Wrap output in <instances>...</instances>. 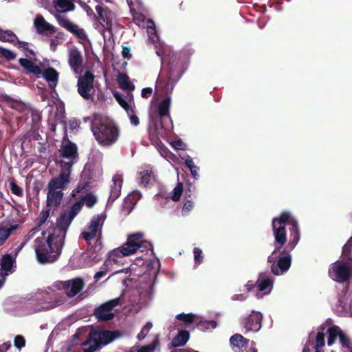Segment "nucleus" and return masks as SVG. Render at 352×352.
<instances>
[{
  "mask_svg": "<svg viewBox=\"0 0 352 352\" xmlns=\"http://www.w3.org/2000/svg\"><path fill=\"white\" fill-rule=\"evenodd\" d=\"M272 228L275 250L267 257V262L272 263V273L280 276L286 273L291 267L290 251L295 248L300 240V228L298 221L288 211H283L279 217L272 219Z\"/></svg>",
  "mask_w": 352,
  "mask_h": 352,
  "instance_id": "1",
  "label": "nucleus"
},
{
  "mask_svg": "<svg viewBox=\"0 0 352 352\" xmlns=\"http://www.w3.org/2000/svg\"><path fill=\"white\" fill-rule=\"evenodd\" d=\"M35 239V253L38 262L45 265L56 261L62 252L65 240L50 232V229L43 232V236Z\"/></svg>",
  "mask_w": 352,
  "mask_h": 352,
  "instance_id": "2",
  "label": "nucleus"
},
{
  "mask_svg": "<svg viewBox=\"0 0 352 352\" xmlns=\"http://www.w3.org/2000/svg\"><path fill=\"white\" fill-rule=\"evenodd\" d=\"M184 63L180 56L173 55L169 60L166 72H162L158 76L156 84L166 94H171L175 85L184 73Z\"/></svg>",
  "mask_w": 352,
  "mask_h": 352,
  "instance_id": "3",
  "label": "nucleus"
},
{
  "mask_svg": "<svg viewBox=\"0 0 352 352\" xmlns=\"http://www.w3.org/2000/svg\"><path fill=\"white\" fill-rule=\"evenodd\" d=\"M91 131L99 144L109 146L114 144L119 137V129L113 123L102 118L91 122Z\"/></svg>",
  "mask_w": 352,
  "mask_h": 352,
  "instance_id": "4",
  "label": "nucleus"
},
{
  "mask_svg": "<svg viewBox=\"0 0 352 352\" xmlns=\"http://www.w3.org/2000/svg\"><path fill=\"white\" fill-rule=\"evenodd\" d=\"M19 63L24 70V73L30 76L39 78L43 77L49 84L50 88H55L58 82L59 74L52 67L43 70L40 65L32 60L20 58Z\"/></svg>",
  "mask_w": 352,
  "mask_h": 352,
  "instance_id": "5",
  "label": "nucleus"
},
{
  "mask_svg": "<svg viewBox=\"0 0 352 352\" xmlns=\"http://www.w3.org/2000/svg\"><path fill=\"white\" fill-rule=\"evenodd\" d=\"M142 232H135L128 236L126 242L120 248L112 251L111 256H127L135 254L138 250L143 252L148 250L153 251V245L151 242L144 240Z\"/></svg>",
  "mask_w": 352,
  "mask_h": 352,
  "instance_id": "6",
  "label": "nucleus"
},
{
  "mask_svg": "<svg viewBox=\"0 0 352 352\" xmlns=\"http://www.w3.org/2000/svg\"><path fill=\"white\" fill-rule=\"evenodd\" d=\"M120 335L119 331H92L89 333L85 342L82 344L83 346H88L87 348L84 349V352H96L102 346L111 343Z\"/></svg>",
  "mask_w": 352,
  "mask_h": 352,
  "instance_id": "7",
  "label": "nucleus"
},
{
  "mask_svg": "<svg viewBox=\"0 0 352 352\" xmlns=\"http://www.w3.org/2000/svg\"><path fill=\"white\" fill-rule=\"evenodd\" d=\"M81 210L80 202H75L70 208L69 211H64L60 213V217L56 221V226H52L48 229L50 232L55 234L65 240L67 230L75 217Z\"/></svg>",
  "mask_w": 352,
  "mask_h": 352,
  "instance_id": "8",
  "label": "nucleus"
},
{
  "mask_svg": "<svg viewBox=\"0 0 352 352\" xmlns=\"http://www.w3.org/2000/svg\"><path fill=\"white\" fill-rule=\"evenodd\" d=\"M170 107V97L167 96L157 106V111L160 118L159 122L153 123V129L148 130L149 139L151 142L157 143L159 139V135H162L165 132V126L163 123L162 119L168 117L170 119L169 110Z\"/></svg>",
  "mask_w": 352,
  "mask_h": 352,
  "instance_id": "9",
  "label": "nucleus"
},
{
  "mask_svg": "<svg viewBox=\"0 0 352 352\" xmlns=\"http://www.w3.org/2000/svg\"><path fill=\"white\" fill-rule=\"evenodd\" d=\"M105 219L106 214L104 213L94 215L80 233V237L88 243L97 236L100 237Z\"/></svg>",
  "mask_w": 352,
  "mask_h": 352,
  "instance_id": "10",
  "label": "nucleus"
},
{
  "mask_svg": "<svg viewBox=\"0 0 352 352\" xmlns=\"http://www.w3.org/2000/svg\"><path fill=\"white\" fill-rule=\"evenodd\" d=\"M79 75L76 85L78 93L85 100L93 99L96 91L94 86V75L89 70L83 75Z\"/></svg>",
  "mask_w": 352,
  "mask_h": 352,
  "instance_id": "11",
  "label": "nucleus"
},
{
  "mask_svg": "<svg viewBox=\"0 0 352 352\" xmlns=\"http://www.w3.org/2000/svg\"><path fill=\"white\" fill-rule=\"evenodd\" d=\"M72 162H64L61 166L62 169L60 175L57 177L51 179L48 183V188L54 190L64 189L70 182Z\"/></svg>",
  "mask_w": 352,
  "mask_h": 352,
  "instance_id": "12",
  "label": "nucleus"
},
{
  "mask_svg": "<svg viewBox=\"0 0 352 352\" xmlns=\"http://www.w3.org/2000/svg\"><path fill=\"white\" fill-rule=\"evenodd\" d=\"M329 274L332 279L342 283L349 280L351 267L342 262L337 261L331 265Z\"/></svg>",
  "mask_w": 352,
  "mask_h": 352,
  "instance_id": "13",
  "label": "nucleus"
},
{
  "mask_svg": "<svg viewBox=\"0 0 352 352\" xmlns=\"http://www.w3.org/2000/svg\"><path fill=\"white\" fill-rule=\"evenodd\" d=\"M55 17L60 26L72 33L74 35L81 40H85L87 38V34L85 30L82 28H80L77 25L74 24L65 16L57 14L55 15Z\"/></svg>",
  "mask_w": 352,
  "mask_h": 352,
  "instance_id": "14",
  "label": "nucleus"
},
{
  "mask_svg": "<svg viewBox=\"0 0 352 352\" xmlns=\"http://www.w3.org/2000/svg\"><path fill=\"white\" fill-rule=\"evenodd\" d=\"M262 320L263 316L261 312L252 311L248 316L243 319L242 324L246 332H257L261 328Z\"/></svg>",
  "mask_w": 352,
  "mask_h": 352,
  "instance_id": "15",
  "label": "nucleus"
},
{
  "mask_svg": "<svg viewBox=\"0 0 352 352\" xmlns=\"http://www.w3.org/2000/svg\"><path fill=\"white\" fill-rule=\"evenodd\" d=\"M85 287V283L80 278L62 281L60 283V288L63 289L69 298L74 297Z\"/></svg>",
  "mask_w": 352,
  "mask_h": 352,
  "instance_id": "16",
  "label": "nucleus"
},
{
  "mask_svg": "<svg viewBox=\"0 0 352 352\" xmlns=\"http://www.w3.org/2000/svg\"><path fill=\"white\" fill-rule=\"evenodd\" d=\"M68 64L76 74H81L82 72L83 57L77 47L69 49L68 54Z\"/></svg>",
  "mask_w": 352,
  "mask_h": 352,
  "instance_id": "17",
  "label": "nucleus"
},
{
  "mask_svg": "<svg viewBox=\"0 0 352 352\" xmlns=\"http://www.w3.org/2000/svg\"><path fill=\"white\" fill-rule=\"evenodd\" d=\"M16 268V258L10 254H3L0 259V278H6Z\"/></svg>",
  "mask_w": 352,
  "mask_h": 352,
  "instance_id": "18",
  "label": "nucleus"
},
{
  "mask_svg": "<svg viewBox=\"0 0 352 352\" xmlns=\"http://www.w3.org/2000/svg\"><path fill=\"white\" fill-rule=\"evenodd\" d=\"M96 10L98 15V20L99 23L107 30L111 32L114 14L107 7H103L100 5L96 6Z\"/></svg>",
  "mask_w": 352,
  "mask_h": 352,
  "instance_id": "19",
  "label": "nucleus"
},
{
  "mask_svg": "<svg viewBox=\"0 0 352 352\" xmlns=\"http://www.w3.org/2000/svg\"><path fill=\"white\" fill-rule=\"evenodd\" d=\"M34 25L38 34H44L47 32L52 34L56 32L55 27L47 23L41 15H38L36 17Z\"/></svg>",
  "mask_w": 352,
  "mask_h": 352,
  "instance_id": "20",
  "label": "nucleus"
},
{
  "mask_svg": "<svg viewBox=\"0 0 352 352\" xmlns=\"http://www.w3.org/2000/svg\"><path fill=\"white\" fill-rule=\"evenodd\" d=\"M94 316L100 322H106L112 320L115 314L111 311L105 303L95 308Z\"/></svg>",
  "mask_w": 352,
  "mask_h": 352,
  "instance_id": "21",
  "label": "nucleus"
},
{
  "mask_svg": "<svg viewBox=\"0 0 352 352\" xmlns=\"http://www.w3.org/2000/svg\"><path fill=\"white\" fill-rule=\"evenodd\" d=\"M63 195L62 190H54L48 188L46 201L47 206L48 207H54L56 209L58 208L62 202Z\"/></svg>",
  "mask_w": 352,
  "mask_h": 352,
  "instance_id": "22",
  "label": "nucleus"
},
{
  "mask_svg": "<svg viewBox=\"0 0 352 352\" xmlns=\"http://www.w3.org/2000/svg\"><path fill=\"white\" fill-rule=\"evenodd\" d=\"M60 152L63 157L72 160L78 155L77 146L69 140L63 145Z\"/></svg>",
  "mask_w": 352,
  "mask_h": 352,
  "instance_id": "23",
  "label": "nucleus"
},
{
  "mask_svg": "<svg viewBox=\"0 0 352 352\" xmlns=\"http://www.w3.org/2000/svg\"><path fill=\"white\" fill-rule=\"evenodd\" d=\"M122 185V180L120 178L113 179V184L111 186L110 195L109 197L108 202H113L120 195L121 188Z\"/></svg>",
  "mask_w": 352,
  "mask_h": 352,
  "instance_id": "24",
  "label": "nucleus"
},
{
  "mask_svg": "<svg viewBox=\"0 0 352 352\" xmlns=\"http://www.w3.org/2000/svg\"><path fill=\"white\" fill-rule=\"evenodd\" d=\"M190 338V333L187 330H181L173 339L171 345L173 347L184 346Z\"/></svg>",
  "mask_w": 352,
  "mask_h": 352,
  "instance_id": "25",
  "label": "nucleus"
},
{
  "mask_svg": "<svg viewBox=\"0 0 352 352\" xmlns=\"http://www.w3.org/2000/svg\"><path fill=\"white\" fill-rule=\"evenodd\" d=\"M18 39L16 34L12 30L0 29V41L9 43L14 46Z\"/></svg>",
  "mask_w": 352,
  "mask_h": 352,
  "instance_id": "26",
  "label": "nucleus"
},
{
  "mask_svg": "<svg viewBox=\"0 0 352 352\" xmlns=\"http://www.w3.org/2000/svg\"><path fill=\"white\" fill-rule=\"evenodd\" d=\"M230 342L233 347L241 349L243 347H246L248 343V340L244 338L242 335L236 333L230 337Z\"/></svg>",
  "mask_w": 352,
  "mask_h": 352,
  "instance_id": "27",
  "label": "nucleus"
},
{
  "mask_svg": "<svg viewBox=\"0 0 352 352\" xmlns=\"http://www.w3.org/2000/svg\"><path fill=\"white\" fill-rule=\"evenodd\" d=\"M30 44L28 42L22 41L18 39L14 46L19 49H21L24 52H26L25 54L26 57L25 58L32 60L33 58L36 57V53L30 47Z\"/></svg>",
  "mask_w": 352,
  "mask_h": 352,
  "instance_id": "28",
  "label": "nucleus"
},
{
  "mask_svg": "<svg viewBox=\"0 0 352 352\" xmlns=\"http://www.w3.org/2000/svg\"><path fill=\"white\" fill-rule=\"evenodd\" d=\"M119 87L123 90H133L134 89V85L131 84L129 80V78L126 74L120 73L118 75L117 78Z\"/></svg>",
  "mask_w": 352,
  "mask_h": 352,
  "instance_id": "29",
  "label": "nucleus"
},
{
  "mask_svg": "<svg viewBox=\"0 0 352 352\" xmlns=\"http://www.w3.org/2000/svg\"><path fill=\"white\" fill-rule=\"evenodd\" d=\"M29 112L31 117V129L36 131L38 129L41 121V113L35 109H31Z\"/></svg>",
  "mask_w": 352,
  "mask_h": 352,
  "instance_id": "30",
  "label": "nucleus"
},
{
  "mask_svg": "<svg viewBox=\"0 0 352 352\" xmlns=\"http://www.w3.org/2000/svg\"><path fill=\"white\" fill-rule=\"evenodd\" d=\"M98 201L97 197L91 192L87 194L86 195L81 197L80 200L76 202H80L81 208L84 204L89 208H91Z\"/></svg>",
  "mask_w": 352,
  "mask_h": 352,
  "instance_id": "31",
  "label": "nucleus"
},
{
  "mask_svg": "<svg viewBox=\"0 0 352 352\" xmlns=\"http://www.w3.org/2000/svg\"><path fill=\"white\" fill-rule=\"evenodd\" d=\"M340 329L338 326H333L327 329V344L329 346L332 345L335 342L338 336L340 337Z\"/></svg>",
  "mask_w": 352,
  "mask_h": 352,
  "instance_id": "32",
  "label": "nucleus"
},
{
  "mask_svg": "<svg viewBox=\"0 0 352 352\" xmlns=\"http://www.w3.org/2000/svg\"><path fill=\"white\" fill-rule=\"evenodd\" d=\"M55 6L60 8L62 12L73 11L75 9V5L69 0H56Z\"/></svg>",
  "mask_w": 352,
  "mask_h": 352,
  "instance_id": "33",
  "label": "nucleus"
},
{
  "mask_svg": "<svg viewBox=\"0 0 352 352\" xmlns=\"http://www.w3.org/2000/svg\"><path fill=\"white\" fill-rule=\"evenodd\" d=\"M273 281L271 278L267 277L263 279L259 278L256 283V287L261 292H264L267 289L272 288Z\"/></svg>",
  "mask_w": 352,
  "mask_h": 352,
  "instance_id": "34",
  "label": "nucleus"
},
{
  "mask_svg": "<svg viewBox=\"0 0 352 352\" xmlns=\"http://www.w3.org/2000/svg\"><path fill=\"white\" fill-rule=\"evenodd\" d=\"M185 164L190 170L193 178L197 179L199 177L198 170L199 168L194 164L192 159L188 155H187V158L185 160Z\"/></svg>",
  "mask_w": 352,
  "mask_h": 352,
  "instance_id": "35",
  "label": "nucleus"
},
{
  "mask_svg": "<svg viewBox=\"0 0 352 352\" xmlns=\"http://www.w3.org/2000/svg\"><path fill=\"white\" fill-rule=\"evenodd\" d=\"M178 320L182 321L185 325L192 324L195 320V315L193 314L181 313L175 316Z\"/></svg>",
  "mask_w": 352,
  "mask_h": 352,
  "instance_id": "36",
  "label": "nucleus"
},
{
  "mask_svg": "<svg viewBox=\"0 0 352 352\" xmlns=\"http://www.w3.org/2000/svg\"><path fill=\"white\" fill-rule=\"evenodd\" d=\"M90 182L89 181H80L76 188L73 190L72 195L75 197L77 194L87 191L89 188Z\"/></svg>",
  "mask_w": 352,
  "mask_h": 352,
  "instance_id": "37",
  "label": "nucleus"
},
{
  "mask_svg": "<svg viewBox=\"0 0 352 352\" xmlns=\"http://www.w3.org/2000/svg\"><path fill=\"white\" fill-rule=\"evenodd\" d=\"M320 331H319L316 338V344H315V349H318L321 347H322L324 345V327L321 326L320 327Z\"/></svg>",
  "mask_w": 352,
  "mask_h": 352,
  "instance_id": "38",
  "label": "nucleus"
},
{
  "mask_svg": "<svg viewBox=\"0 0 352 352\" xmlns=\"http://www.w3.org/2000/svg\"><path fill=\"white\" fill-rule=\"evenodd\" d=\"M217 326L214 320H204L200 321L197 324V327L201 331H206L210 329H214Z\"/></svg>",
  "mask_w": 352,
  "mask_h": 352,
  "instance_id": "39",
  "label": "nucleus"
},
{
  "mask_svg": "<svg viewBox=\"0 0 352 352\" xmlns=\"http://www.w3.org/2000/svg\"><path fill=\"white\" fill-rule=\"evenodd\" d=\"M140 176L141 184L146 186L153 176V172L151 170H142L140 173Z\"/></svg>",
  "mask_w": 352,
  "mask_h": 352,
  "instance_id": "40",
  "label": "nucleus"
},
{
  "mask_svg": "<svg viewBox=\"0 0 352 352\" xmlns=\"http://www.w3.org/2000/svg\"><path fill=\"white\" fill-rule=\"evenodd\" d=\"M0 57L6 58L7 60H13L16 58V54L12 51L0 46Z\"/></svg>",
  "mask_w": 352,
  "mask_h": 352,
  "instance_id": "41",
  "label": "nucleus"
},
{
  "mask_svg": "<svg viewBox=\"0 0 352 352\" xmlns=\"http://www.w3.org/2000/svg\"><path fill=\"white\" fill-rule=\"evenodd\" d=\"M159 344H160L159 339L157 338H156L155 339H154V340L150 344L142 346L140 347L137 351L138 352H153V351L155 350V349L156 348V346L157 345H159Z\"/></svg>",
  "mask_w": 352,
  "mask_h": 352,
  "instance_id": "42",
  "label": "nucleus"
},
{
  "mask_svg": "<svg viewBox=\"0 0 352 352\" xmlns=\"http://www.w3.org/2000/svg\"><path fill=\"white\" fill-rule=\"evenodd\" d=\"M183 192V185L182 183H178L177 185L174 188L173 190V195L171 199L173 201H177L179 200Z\"/></svg>",
  "mask_w": 352,
  "mask_h": 352,
  "instance_id": "43",
  "label": "nucleus"
},
{
  "mask_svg": "<svg viewBox=\"0 0 352 352\" xmlns=\"http://www.w3.org/2000/svg\"><path fill=\"white\" fill-rule=\"evenodd\" d=\"M114 97L116 99L117 102L119 103V104L126 110V111H129V109H131L132 108L129 104V103L125 100V99L123 98V96L120 94L119 93L116 92L114 94Z\"/></svg>",
  "mask_w": 352,
  "mask_h": 352,
  "instance_id": "44",
  "label": "nucleus"
},
{
  "mask_svg": "<svg viewBox=\"0 0 352 352\" xmlns=\"http://www.w3.org/2000/svg\"><path fill=\"white\" fill-rule=\"evenodd\" d=\"M340 342L342 346L345 347L348 349H352V343L349 338L341 331L340 334Z\"/></svg>",
  "mask_w": 352,
  "mask_h": 352,
  "instance_id": "45",
  "label": "nucleus"
},
{
  "mask_svg": "<svg viewBox=\"0 0 352 352\" xmlns=\"http://www.w3.org/2000/svg\"><path fill=\"white\" fill-rule=\"evenodd\" d=\"M50 210H42L40 213L39 218L37 222V226L40 227L44 224L47 219L49 218Z\"/></svg>",
  "mask_w": 352,
  "mask_h": 352,
  "instance_id": "46",
  "label": "nucleus"
},
{
  "mask_svg": "<svg viewBox=\"0 0 352 352\" xmlns=\"http://www.w3.org/2000/svg\"><path fill=\"white\" fill-rule=\"evenodd\" d=\"M194 258L196 264H201L203 262L204 257L202 256V250L199 248L193 249Z\"/></svg>",
  "mask_w": 352,
  "mask_h": 352,
  "instance_id": "47",
  "label": "nucleus"
},
{
  "mask_svg": "<svg viewBox=\"0 0 352 352\" xmlns=\"http://www.w3.org/2000/svg\"><path fill=\"white\" fill-rule=\"evenodd\" d=\"M10 190L12 192L19 197L23 196V190L14 181L10 182Z\"/></svg>",
  "mask_w": 352,
  "mask_h": 352,
  "instance_id": "48",
  "label": "nucleus"
},
{
  "mask_svg": "<svg viewBox=\"0 0 352 352\" xmlns=\"http://www.w3.org/2000/svg\"><path fill=\"white\" fill-rule=\"evenodd\" d=\"M193 207H194L193 202L190 200H187L184 203L183 208H182V215L183 216L187 215L189 213V212H190L192 210Z\"/></svg>",
  "mask_w": 352,
  "mask_h": 352,
  "instance_id": "49",
  "label": "nucleus"
},
{
  "mask_svg": "<svg viewBox=\"0 0 352 352\" xmlns=\"http://www.w3.org/2000/svg\"><path fill=\"white\" fill-rule=\"evenodd\" d=\"M130 118L131 124L134 126H138L140 123L138 117L135 115V110L132 108L126 111Z\"/></svg>",
  "mask_w": 352,
  "mask_h": 352,
  "instance_id": "50",
  "label": "nucleus"
},
{
  "mask_svg": "<svg viewBox=\"0 0 352 352\" xmlns=\"http://www.w3.org/2000/svg\"><path fill=\"white\" fill-rule=\"evenodd\" d=\"M14 344L17 349H21L25 346V340L22 336L18 335L14 338Z\"/></svg>",
  "mask_w": 352,
  "mask_h": 352,
  "instance_id": "51",
  "label": "nucleus"
},
{
  "mask_svg": "<svg viewBox=\"0 0 352 352\" xmlns=\"http://www.w3.org/2000/svg\"><path fill=\"white\" fill-rule=\"evenodd\" d=\"M151 327H152L151 323H150V322L146 323V325L142 328L140 333L138 334V338L139 340L144 339Z\"/></svg>",
  "mask_w": 352,
  "mask_h": 352,
  "instance_id": "52",
  "label": "nucleus"
},
{
  "mask_svg": "<svg viewBox=\"0 0 352 352\" xmlns=\"http://www.w3.org/2000/svg\"><path fill=\"white\" fill-rule=\"evenodd\" d=\"M10 236V232L4 228H0V244H3Z\"/></svg>",
  "mask_w": 352,
  "mask_h": 352,
  "instance_id": "53",
  "label": "nucleus"
},
{
  "mask_svg": "<svg viewBox=\"0 0 352 352\" xmlns=\"http://www.w3.org/2000/svg\"><path fill=\"white\" fill-rule=\"evenodd\" d=\"M122 56L124 58L130 60L132 58V55L131 54V48L129 46L122 45Z\"/></svg>",
  "mask_w": 352,
  "mask_h": 352,
  "instance_id": "54",
  "label": "nucleus"
},
{
  "mask_svg": "<svg viewBox=\"0 0 352 352\" xmlns=\"http://www.w3.org/2000/svg\"><path fill=\"white\" fill-rule=\"evenodd\" d=\"M106 304V305L108 307V308L112 311L113 309L116 307L117 305H119L120 303V298H114L113 300H111L108 302H104Z\"/></svg>",
  "mask_w": 352,
  "mask_h": 352,
  "instance_id": "55",
  "label": "nucleus"
},
{
  "mask_svg": "<svg viewBox=\"0 0 352 352\" xmlns=\"http://www.w3.org/2000/svg\"><path fill=\"white\" fill-rule=\"evenodd\" d=\"M153 89L151 87H146L142 89V97L144 98H148L152 94Z\"/></svg>",
  "mask_w": 352,
  "mask_h": 352,
  "instance_id": "56",
  "label": "nucleus"
},
{
  "mask_svg": "<svg viewBox=\"0 0 352 352\" xmlns=\"http://www.w3.org/2000/svg\"><path fill=\"white\" fill-rule=\"evenodd\" d=\"M247 298H248V295L245 294H235V295L232 296V300L243 301V300H246Z\"/></svg>",
  "mask_w": 352,
  "mask_h": 352,
  "instance_id": "57",
  "label": "nucleus"
},
{
  "mask_svg": "<svg viewBox=\"0 0 352 352\" xmlns=\"http://www.w3.org/2000/svg\"><path fill=\"white\" fill-rule=\"evenodd\" d=\"M111 265V261H105L104 263H103V265H102L101 268H100V270L101 271H104L105 272V274H107V272H109V268Z\"/></svg>",
  "mask_w": 352,
  "mask_h": 352,
  "instance_id": "58",
  "label": "nucleus"
},
{
  "mask_svg": "<svg viewBox=\"0 0 352 352\" xmlns=\"http://www.w3.org/2000/svg\"><path fill=\"white\" fill-rule=\"evenodd\" d=\"M245 287L247 292H250L256 287V283H254L252 280H249Z\"/></svg>",
  "mask_w": 352,
  "mask_h": 352,
  "instance_id": "59",
  "label": "nucleus"
},
{
  "mask_svg": "<svg viewBox=\"0 0 352 352\" xmlns=\"http://www.w3.org/2000/svg\"><path fill=\"white\" fill-rule=\"evenodd\" d=\"M11 347L10 342H6L0 345V352H6Z\"/></svg>",
  "mask_w": 352,
  "mask_h": 352,
  "instance_id": "60",
  "label": "nucleus"
},
{
  "mask_svg": "<svg viewBox=\"0 0 352 352\" xmlns=\"http://www.w3.org/2000/svg\"><path fill=\"white\" fill-rule=\"evenodd\" d=\"M106 275L105 274V272L104 271H101L100 270L99 272H96L94 275V279L98 281L101 278L104 277V276Z\"/></svg>",
  "mask_w": 352,
  "mask_h": 352,
  "instance_id": "61",
  "label": "nucleus"
},
{
  "mask_svg": "<svg viewBox=\"0 0 352 352\" xmlns=\"http://www.w3.org/2000/svg\"><path fill=\"white\" fill-rule=\"evenodd\" d=\"M78 126H79V123L76 120H69V127L70 129L74 130Z\"/></svg>",
  "mask_w": 352,
  "mask_h": 352,
  "instance_id": "62",
  "label": "nucleus"
},
{
  "mask_svg": "<svg viewBox=\"0 0 352 352\" xmlns=\"http://www.w3.org/2000/svg\"><path fill=\"white\" fill-rule=\"evenodd\" d=\"M18 226L17 225H12L10 226V228H6L8 231H9L10 232V235L11 234V233L15 230L16 228H17Z\"/></svg>",
  "mask_w": 352,
  "mask_h": 352,
  "instance_id": "63",
  "label": "nucleus"
},
{
  "mask_svg": "<svg viewBox=\"0 0 352 352\" xmlns=\"http://www.w3.org/2000/svg\"><path fill=\"white\" fill-rule=\"evenodd\" d=\"M128 203L129 204V205L127 207H129L131 204H133L130 195H128V197H126L124 199V205H126Z\"/></svg>",
  "mask_w": 352,
  "mask_h": 352,
  "instance_id": "64",
  "label": "nucleus"
}]
</instances>
